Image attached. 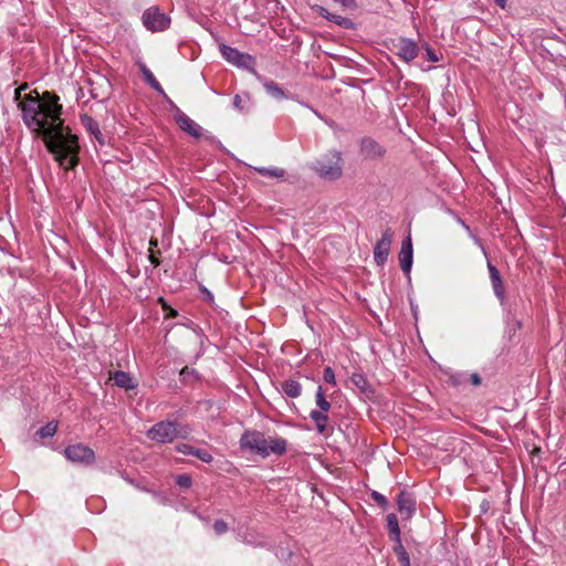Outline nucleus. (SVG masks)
Here are the masks:
<instances>
[{
    "label": "nucleus",
    "mask_w": 566,
    "mask_h": 566,
    "mask_svg": "<svg viewBox=\"0 0 566 566\" xmlns=\"http://www.w3.org/2000/svg\"><path fill=\"white\" fill-rule=\"evenodd\" d=\"M27 88L28 84H23L14 91L24 124L38 136H42L48 150L63 168L72 169L77 164V137L63 126L59 96L48 91L40 95L34 90L20 101L21 92Z\"/></svg>",
    "instance_id": "nucleus-1"
},
{
    "label": "nucleus",
    "mask_w": 566,
    "mask_h": 566,
    "mask_svg": "<svg viewBox=\"0 0 566 566\" xmlns=\"http://www.w3.org/2000/svg\"><path fill=\"white\" fill-rule=\"evenodd\" d=\"M243 449H249L261 457L281 455L286 451V440L281 437H265L259 431H247L240 439Z\"/></svg>",
    "instance_id": "nucleus-2"
},
{
    "label": "nucleus",
    "mask_w": 566,
    "mask_h": 566,
    "mask_svg": "<svg viewBox=\"0 0 566 566\" xmlns=\"http://www.w3.org/2000/svg\"><path fill=\"white\" fill-rule=\"evenodd\" d=\"M313 169L324 179L336 180L343 175V158L339 151L331 150L318 157Z\"/></svg>",
    "instance_id": "nucleus-3"
},
{
    "label": "nucleus",
    "mask_w": 566,
    "mask_h": 566,
    "mask_svg": "<svg viewBox=\"0 0 566 566\" xmlns=\"http://www.w3.org/2000/svg\"><path fill=\"white\" fill-rule=\"evenodd\" d=\"M65 458L76 464L92 465L95 463V452L83 443L69 446L64 450Z\"/></svg>",
    "instance_id": "nucleus-4"
},
{
    "label": "nucleus",
    "mask_w": 566,
    "mask_h": 566,
    "mask_svg": "<svg viewBox=\"0 0 566 566\" xmlns=\"http://www.w3.org/2000/svg\"><path fill=\"white\" fill-rule=\"evenodd\" d=\"M148 438L160 443L171 442L177 437V427L172 422L161 421L148 430Z\"/></svg>",
    "instance_id": "nucleus-5"
},
{
    "label": "nucleus",
    "mask_w": 566,
    "mask_h": 566,
    "mask_svg": "<svg viewBox=\"0 0 566 566\" xmlns=\"http://www.w3.org/2000/svg\"><path fill=\"white\" fill-rule=\"evenodd\" d=\"M144 25L151 31H161L169 25V18L157 8H149L143 14Z\"/></svg>",
    "instance_id": "nucleus-6"
},
{
    "label": "nucleus",
    "mask_w": 566,
    "mask_h": 566,
    "mask_svg": "<svg viewBox=\"0 0 566 566\" xmlns=\"http://www.w3.org/2000/svg\"><path fill=\"white\" fill-rule=\"evenodd\" d=\"M394 232L390 228H387L380 238V240L376 243L374 248V259L378 265L384 264L387 261L390 247L392 243Z\"/></svg>",
    "instance_id": "nucleus-7"
},
{
    "label": "nucleus",
    "mask_w": 566,
    "mask_h": 566,
    "mask_svg": "<svg viewBox=\"0 0 566 566\" xmlns=\"http://www.w3.org/2000/svg\"><path fill=\"white\" fill-rule=\"evenodd\" d=\"M396 54L405 62H411L418 55L419 49L415 41L406 38H399L394 43Z\"/></svg>",
    "instance_id": "nucleus-8"
},
{
    "label": "nucleus",
    "mask_w": 566,
    "mask_h": 566,
    "mask_svg": "<svg viewBox=\"0 0 566 566\" xmlns=\"http://www.w3.org/2000/svg\"><path fill=\"white\" fill-rule=\"evenodd\" d=\"M360 151L367 159H380L386 154V149L378 142L370 137H365L361 139Z\"/></svg>",
    "instance_id": "nucleus-9"
},
{
    "label": "nucleus",
    "mask_w": 566,
    "mask_h": 566,
    "mask_svg": "<svg viewBox=\"0 0 566 566\" xmlns=\"http://www.w3.org/2000/svg\"><path fill=\"white\" fill-rule=\"evenodd\" d=\"M313 10L318 13L321 17L327 19L328 21L335 23L336 25L343 28V29H354V22L346 17H342L339 14L331 13L326 8L315 4L312 7Z\"/></svg>",
    "instance_id": "nucleus-10"
},
{
    "label": "nucleus",
    "mask_w": 566,
    "mask_h": 566,
    "mask_svg": "<svg viewBox=\"0 0 566 566\" xmlns=\"http://www.w3.org/2000/svg\"><path fill=\"white\" fill-rule=\"evenodd\" d=\"M413 249L411 238L408 237L401 243L399 252V264L403 273L408 274L412 266Z\"/></svg>",
    "instance_id": "nucleus-11"
},
{
    "label": "nucleus",
    "mask_w": 566,
    "mask_h": 566,
    "mask_svg": "<svg viewBox=\"0 0 566 566\" xmlns=\"http://www.w3.org/2000/svg\"><path fill=\"white\" fill-rule=\"evenodd\" d=\"M179 129L187 133L189 136H191L195 139H200L203 136V129L202 127L197 124L193 119H191L186 114L181 113L179 111Z\"/></svg>",
    "instance_id": "nucleus-12"
},
{
    "label": "nucleus",
    "mask_w": 566,
    "mask_h": 566,
    "mask_svg": "<svg viewBox=\"0 0 566 566\" xmlns=\"http://www.w3.org/2000/svg\"><path fill=\"white\" fill-rule=\"evenodd\" d=\"M398 511L402 518L408 520L416 511V501L413 496L407 492H400L397 499Z\"/></svg>",
    "instance_id": "nucleus-13"
},
{
    "label": "nucleus",
    "mask_w": 566,
    "mask_h": 566,
    "mask_svg": "<svg viewBox=\"0 0 566 566\" xmlns=\"http://www.w3.org/2000/svg\"><path fill=\"white\" fill-rule=\"evenodd\" d=\"M91 84V95L93 98L104 99L107 97L111 88V84L107 78L102 75H96V80H88Z\"/></svg>",
    "instance_id": "nucleus-14"
},
{
    "label": "nucleus",
    "mask_w": 566,
    "mask_h": 566,
    "mask_svg": "<svg viewBox=\"0 0 566 566\" xmlns=\"http://www.w3.org/2000/svg\"><path fill=\"white\" fill-rule=\"evenodd\" d=\"M488 270L490 273V280L492 283L494 294L499 300L503 301L505 297V286L500 274V271L490 262L488 263Z\"/></svg>",
    "instance_id": "nucleus-15"
},
{
    "label": "nucleus",
    "mask_w": 566,
    "mask_h": 566,
    "mask_svg": "<svg viewBox=\"0 0 566 566\" xmlns=\"http://www.w3.org/2000/svg\"><path fill=\"white\" fill-rule=\"evenodd\" d=\"M199 262V259L196 254H188V255H179V265H187L189 271L184 272V281L185 282H192L196 280V266Z\"/></svg>",
    "instance_id": "nucleus-16"
},
{
    "label": "nucleus",
    "mask_w": 566,
    "mask_h": 566,
    "mask_svg": "<svg viewBox=\"0 0 566 566\" xmlns=\"http://www.w3.org/2000/svg\"><path fill=\"white\" fill-rule=\"evenodd\" d=\"M81 124L86 128V130L94 136L101 145L104 144L103 135L99 129L98 123L92 118L90 115L84 114L81 116Z\"/></svg>",
    "instance_id": "nucleus-17"
},
{
    "label": "nucleus",
    "mask_w": 566,
    "mask_h": 566,
    "mask_svg": "<svg viewBox=\"0 0 566 566\" xmlns=\"http://www.w3.org/2000/svg\"><path fill=\"white\" fill-rule=\"evenodd\" d=\"M221 53L227 61L235 65H242L247 59H250L249 55L242 54L237 49L227 45L221 46Z\"/></svg>",
    "instance_id": "nucleus-18"
},
{
    "label": "nucleus",
    "mask_w": 566,
    "mask_h": 566,
    "mask_svg": "<svg viewBox=\"0 0 566 566\" xmlns=\"http://www.w3.org/2000/svg\"><path fill=\"white\" fill-rule=\"evenodd\" d=\"M179 380L185 385L193 387L197 384H201V376L195 368L185 366L179 370Z\"/></svg>",
    "instance_id": "nucleus-19"
},
{
    "label": "nucleus",
    "mask_w": 566,
    "mask_h": 566,
    "mask_svg": "<svg viewBox=\"0 0 566 566\" xmlns=\"http://www.w3.org/2000/svg\"><path fill=\"white\" fill-rule=\"evenodd\" d=\"M281 389L290 398H298L302 395V385L294 379L284 380Z\"/></svg>",
    "instance_id": "nucleus-20"
},
{
    "label": "nucleus",
    "mask_w": 566,
    "mask_h": 566,
    "mask_svg": "<svg viewBox=\"0 0 566 566\" xmlns=\"http://www.w3.org/2000/svg\"><path fill=\"white\" fill-rule=\"evenodd\" d=\"M310 417L315 422L316 430L321 434H324L327 432V422L329 420L327 412L312 410L310 413Z\"/></svg>",
    "instance_id": "nucleus-21"
},
{
    "label": "nucleus",
    "mask_w": 566,
    "mask_h": 566,
    "mask_svg": "<svg viewBox=\"0 0 566 566\" xmlns=\"http://www.w3.org/2000/svg\"><path fill=\"white\" fill-rule=\"evenodd\" d=\"M386 520H387V528H388L389 537L394 542H399L400 528H399V523H398V518H397L396 514H394V513L388 514Z\"/></svg>",
    "instance_id": "nucleus-22"
},
{
    "label": "nucleus",
    "mask_w": 566,
    "mask_h": 566,
    "mask_svg": "<svg viewBox=\"0 0 566 566\" xmlns=\"http://www.w3.org/2000/svg\"><path fill=\"white\" fill-rule=\"evenodd\" d=\"M111 378L120 388L129 389V388L134 387L133 380H132L129 374H127L125 371H115Z\"/></svg>",
    "instance_id": "nucleus-23"
},
{
    "label": "nucleus",
    "mask_w": 566,
    "mask_h": 566,
    "mask_svg": "<svg viewBox=\"0 0 566 566\" xmlns=\"http://www.w3.org/2000/svg\"><path fill=\"white\" fill-rule=\"evenodd\" d=\"M315 401H316V405L318 407V409L316 411H323V412H327L328 413L332 405L326 399L322 386H318V388H317V391H316V395H315Z\"/></svg>",
    "instance_id": "nucleus-24"
},
{
    "label": "nucleus",
    "mask_w": 566,
    "mask_h": 566,
    "mask_svg": "<svg viewBox=\"0 0 566 566\" xmlns=\"http://www.w3.org/2000/svg\"><path fill=\"white\" fill-rule=\"evenodd\" d=\"M395 543H396V545L394 546V552L398 558V562L400 563L401 566H410L409 555L406 552V549L403 548V546L401 544V539H399V542H395Z\"/></svg>",
    "instance_id": "nucleus-25"
},
{
    "label": "nucleus",
    "mask_w": 566,
    "mask_h": 566,
    "mask_svg": "<svg viewBox=\"0 0 566 566\" xmlns=\"http://www.w3.org/2000/svg\"><path fill=\"white\" fill-rule=\"evenodd\" d=\"M265 91L276 99L285 97L284 91L275 82L264 83Z\"/></svg>",
    "instance_id": "nucleus-26"
},
{
    "label": "nucleus",
    "mask_w": 566,
    "mask_h": 566,
    "mask_svg": "<svg viewBox=\"0 0 566 566\" xmlns=\"http://www.w3.org/2000/svg\"><path fill=\"white\" fill-rule=\"evenodd\" d=\"M142 72L144 75L145 81L156 91L163 93V88L158 81L155 78L154 74L146 67L142 66Z\"/></svg>",
    "instance_id": "nucleus-27"
},
{
    "label": "nucleus",
    "mask_w": 566,
    "mask_h": 566,
    "mask_svg": "<svg viewBox=\"0 0 566 566\" xmlns=\"http://www.w3.org/2000/svg\"><path fill=\"white\" fill-rule=\"evenodd\" d=\"M256 171L262 176L271 178H282L285 174L284 169L282 168H256Z\"/></svg>",
    "instance_id": "nucleus-28"
},
{
    "label": "nucleus",
    "mask_w": 566,
    "mask_h": 566,
    "mask_svg": "<svg viewBox=\"0 0 566 566\" xmlns=\"http://www.w3.org/2000/svg\"><path fill=\"white\" fill-rule=\"evenodd\" d=\"M56 429H57V424L55 422H49L38 430V434L41 438H50L55 434Z\"/></svg>",
    "instance_id": "nucleus-29"
},
{
    "label": "nucleus",
    "mask_w": 566,
    "mask_h": 566,
    "mask_svg": "<svg viewBox=\"0 0 566 566\" xmlns=\"http://www.w3.org/2000/svg\"><path fill=\"white\" fill-rule=\"evenodd\" d=\"M213 531L217 535H221V534H224L226 532H228L229 530V526L228 524L223 521V520H217L214 523H213Z\"/></svg>",
    "instance_id": "nucleus-30"
},
{
    "label": "nucleus",
    "mask_w": 566,
    "mask_h": 566,
    "mask_svg": "<svg viewBox=\"0 0 566 566\" xmlns=\"http://www.w3.org/2000/svg\"><path fill=\"white\" fill-rule=\"evenodd\" d=\"M196 450H197V448H195L188 443L179 442V453H182L185 455H193L195 457Z\"/></svg>",
    "instance_id": "nucleus-31"
},
{
    "label": "nucleus",
    "mask_w": 566,
    "mask_h": 566,
    "mask_svg": "<svg viewBox=\"0 0 566 566\" xmlns=\"http://www.w3.org/2000/svg\"><path fill=\"white\" fill-rule=\"evenodd\" d=\"M195 457L205 463H210L213 459L212 455L208 451H206L203 449H198V448L196 450Z\"/></svg>",
    "instance_id": "nucleus-32"
},
{
    "label": "nucleus",
    "mask_w": 566,
    "mask_h": 566,
    "mask_svg": "<svg viewBox=\"0 0 566 566\" xmlns=\"http://www.w3.org/2000/svg\"><path fill=\"white\" fill-rule=\"evenodd\" d=\"M323 377L326 382L336 385L335 374L331 367H325Z\"/></svg>",
    "instance_id": "nucleus-33"
},
{
    "label": "nucleus",
    "mask_w": 566,
    "mask_h": 566,
    "mask_svg": "<svg viewBox=\"0 0 566 566\" xmlns=\"http://www.w3.org/2000/svg\"><path fill=\"white\" fill-rule=\"evenodd\" d=\"M371 497H373V499L377 502V504H378L379 506H381L382 509H386V507H387V505H388V501H387V499H386L382 494H380V493H378V492L374 491V492L371 493Z\"/></svg>",
    "instance_id": "nucleus-34"
},
{
    "label": "nucleus",
    "mask_w": 566,
    "mask_h": 566,
    "mask_svg": "<svg viewBox=\"0 0 566 566\" xmlns=\"http://www.w3.org/2000/svg\"><path fill=\"white\" fill-rule=\"evenodd\" d=\"M191 486V476L188 474H179V489H189Z\"/></svg>",
    "instance_id": "nucleus-35"
},
{
    "label": "nucleus",
    "mask_w": 566,
    "mask_h": 566,
    "mask_svg": "<svg viewBox=\"0 0 566 566\" xmlns=\"http://www.w3.org/2000/svg\"><path fill=\"white\" fill-rule=\"evenodd\" d=\"M233 106L239 111H243L245 108V101L241 95L237 94L233 97Z\"/></svg>",
    "instance_id": "nucleus-36"
},
{
    "label": "nucleus",
    "mask_w": 566,
    "mask_h": 566,
    "mask_svg": "<svg viewBox=\"0 0 566 566\" xmlns=\"http://www.w3.org/2000/svg\"><path fill=\"white\" fill-rule=\"evenodd\" d=\"M159 302L163 304V307L165 311H169V313L166 315L167 317L168 316L174 317L177 315V312L172 307L168 306L167 303L163 298H159Z\"/></svg>",
    "instance_id": "nucleus-37"
},
{
    "label": "nucleus",
    "mask_w": 566,
    "mask_h": 566,
    "mask_svg": "<svg viewBox=\"0 0 566 566\" xmlns=\"http://www.w3.org/2000/svg\"><path fill=\"white\" fill-rule=\"evenodd\" d=\"M352 380L358 387H363V385L365 384L364 377L361 375H358V374H354L353 377H352Z\"/></svg>",
    "instance_id": "nucleus-38"
},
{
    "label": "nucleus",
    "mask_w": 566,
    "mask_h": 566,
    "mask_svg": "<svg viewBox=\"0 0 566 566\" xmlns=\"http://www.w3.org/2000/svg\"><path fill=\"white\" fill-rule=\"evenodd\" d=\"M427 56H428V60L431 61V62H438L439 61L437 54L430 48H427Z\"/></svg>",
    "instance_id": "nucleus-39"
},
{
    "label": "nucleus",
    "mask_w": 566,
    "mask_h": 566,
    "mask_svg": "<svg viewBox=\"0 0 566 566\" xmlns=\"http://www.w3.org/2000/svg\"><path fill=\"white\" fill-rule=\"evenodd\" d=\"M199 289L206 295L207 301L211 302L213 300L212 294L203 285L200 284Z\"/></svg>",
    "instance_id": "nucleus-40"
},
{
    "label": "nucleus",
    "mask_w": 566,
    "mask_h": 566,
    "mask_svg": "<svg viewBox=\"0 0 566 566\" xmlns=\"http://www.w3.org/2000/svg\"><path fill=\"white\" fill-rule=\"evenodd\" d=\"M471 380H472V384H473V385H475V386H478V385H480V384H481V378L479 377V375H478V374H473V375L471 376Z\"/></svg>",
    "instance_id": "nucleus-41"
},
{
    "label": "nucleus",
    "mask_w": 566,
    "mask_h": 566,
    "mask_svg": "<svg viewBox=\"0 0 566 566\" xmlns=\"http://www.w3.org/2000/svg\"><path fill=\"white\" fill-rule=\"evenodd\" d=\"M500 8L504 9L506 6V0H493Z\"/></svg>",
    "instance_id": "nucleus-42"
},
{
    "label": "nucleus",
    "mask_w": 566,
    "mask_h": 566,
    "mask_svg": "<svg viewBox=\"0 0 566 566\" xmlns=\"http://www.w3.org/2000/svg\"><path fill=\"white\" fill-rule=\"evenodd\" d=\"M178 434H179V438H187L188 431H186V430L184 431V429L179 428Z\"/></svg>",
    "instance_id": "nucleus-43"
},
{
    "label": "nucleus",
    "mask_w": 566,
    "mask_h": 566,
    "mask_svg": "<svg viewBox=\"0 0 566 566\" xmlns=\"http://www.w3.org/2000/svg\"><path fill=\"white\" fill-rule=\"evenodd\" d=\"M150 260L151 262L155 264V265H158L159 264V261L155 258V255L151 253L150 254Z\"/></svg>",
    "instance_id": "nucleus-44"
}]
</instances>
